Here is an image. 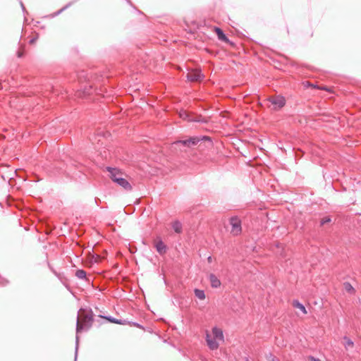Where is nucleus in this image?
<instances>
[{
    "label": "nucleus",
    "instance_id": "nucleus-1",
    "mask_svg": "<svg viewBox=\"0 0 361 361\" xmlns=\"http://www.w3.org/2000/svg\"><path fill=\"white\" fill-rule=\"evenodd\" d=\"M206 341L210 350H216L220 343L224 341L223 331L216 326L213 327L211 332H206Z\"/></svg>",
    "mask_w": 361,
    "mask_h": 361
},
{
    "label": "nucleus",
    "instance_id": "nucleus-2",
    "mask_svg": "<svg viewBox=\"0 0 361 361\" xmlns=\"http://www.w3.org/2000/svg\"><path fill=\"white\" fill-rule=\"evenodd\" d=\"M92 314L83 309H80L77 317L76 334H78L82 331L88 330L92 326Z\"/></svg>",
    "mask_w": 361,
    "mask_h": 361
},
{
    "label": "nucleus",
    "instance_id": "nucleus-3",
    "mask_svg": "<svg viewBox=\"0 0 361 361\" xmlns=\"http://www.w3.org/2000/svg\"><path fill=\"white\" fill-rule=\"evenodd\" d=\"M230 224L231 225V233L233 235H239L242 231L240 219L237 216H233L230 219Z\"/></svg>",
    "mask_w": 361,
    "mask_h": 361
},
{
    "label": "nucleus",
    "instance_id": "nucleus-4",
    "mask_svg": "<svg viewBox=\"0 0 361 361\" xmlns=\"http://www.w3.org/2000/svg\"><path fill=\"white\" fill-rule=\"evenodd\" d=\"M269 102L274 106V110L280 109L286 104V99L281 95L271 97L269 98Z\"/></svg>",
    "mask_w": 361,
    "mask_h": 361
},
{
    "label": "nucleus",
    "instance_id": "nucleus-5",
    "mask_svg": "<svg viewBox=\"0 0 361 361\" xmlns=\"http://www.w3.org/2000/svg\"><path fill=\"white\" fill-rule=\"evenodd\" d=\"M207 137H204V136L202 137H190L189 139H187V140H178V141L174 142L173 144L174 145L182 144L184 146H186V147H193V146H195L196 145H197V143L201 140H204V139H207Z\"/></svg>",
    "mask_w": 361,
    "mask_h": 361
},
{
    "label": "nucleus",
    "instance_id": "nucleus-6",
    "mask_svg": "<svg viewBox=\"0 0 361 361\" xmlns=\"http://www.w3.org/2000/svg\"><path fill=\"white\" fill-rule=\"evenodd\" d=\"M187 78L190 81L197 82L202 80L204 78V75L202 74L200 70L195 69L189 72L187 75Z\"/></svg>",
    "mask_w": 361,
    "mask_h": 361
},
{
    "label": "nucleus",
    "instance_id": "nucleus-7",
    "mask_svg": "<svg viewBox=\"0 0 361 361\" xmlns=\"http://www.w3.org/2000/svg\"><path fill=\"white\" fill-rule=\"evenodd\" d=\"M106 170L109 172V176L114 183H116L117 178L124 176V174L116 168L107 167Z\"/></svg>",
    "mask_w": 361,
    "mask_h": 361
},
{
    "label": "nucleus",
    "instance_id": "nucleus-8",
    "mask_svg": "<svg viewBox=\"0 0 361 361\" xmlns=\"http://www.w3.org/2000/svg\"><path fill=\"white\" fill-rule=\"evenodd\" d=\"M116 183L117 185H118L119 186H121L124 190H126V191H130L133 189L131 184L123 176L121 177V178H118V179L117 178Z\"/></svg>",
    "mask_w": 361,
    "mask_h": 361
},
{
    "label": "nucleus",
    "instance_id": "nucleus-9",
    "mask_svg": "<svg viewBox=\"0 0 361 361\" xmlns=\"http://www.w3.org/2000/svg\"><path fill=\"white\" fill-rule=\"evenodd\" d=\"M209 281L213 288H218L221 286L220 280L214 274H210Z\"/></svg>",
    "mask_w": 361,
    "mask_h": 361
},
{
    "label": "nucleus",
    "instance_id": "nucleus-10",
    "mask_svg": "<svg viewBox=\"0 0 361 361\" xmlns=\"http://www.w3.org/2000/svg\"><path fill=\"white\" fill-rule=\"evenodd\" d=\"M155 247L157 252L161 255L165 253L166 251V247L161 240L156 243Z\"/></svg>",
    "mask_w": 361,
    "mask_h": 361
},
{
    "label": "nucleus",
    "instance_id": "nucleus-11",
    "mask_svg": "<svg viewBox=\"0 0 361 361\" xmlns=\"http://www.w3.org/2000/svg\"><path fill=\"white\" fill-rule=\"evenodd\" d=\"M214 30L218 36L219 39L224 41V42L228 41L227 37L225 35L224 32L219 27H215Z\"/></svg>",
    "mask_w": 361,
    "mask_h": 361
},
{
    "label": "nucleus",
    "instance_id": "nucleus-12",
    "mask_svg": "<svg viewBox=\"0 0 361 361\" xmlns=\"http://www.w3.org/2000/svg\"><path fill=\"white\" fill-rule=\"evenodd\" d=\"M172 228L177 233L182 232V224L179 221H175L172 223Z\"/></svg>",
    "mask_w": 361,
    "mask_h": 361
},
{
    "label": "nucleus",
    "instance_id": "nucleus-13",
    "mask_svg": "<svg viewBox=\"0 0 361 361\" xmlns=\"http://www.w3.org/2000/svg\"><path fill=\"white\" fill-rule=\"evenodd\" d=\"M293 305L294 307L299 309L303 314H307V311L305 307L298 302V300H294L293 302Z\"/></svg>",
    "mask_w": 361,
    "mask_h": 361
},
{
    "label": "nucleus",
    "instance_id": "nucleus-14",
    "mask_svg": "<svg viewBox=\"0 0 361 361\" xmlns=\"http://www.w3.org/2000/svg\"><path fill=\"white\" fill-rule=\"evenodd\" d=\"M194 292L195 296L200 300L205 299V293L204 290L200 289H195Z\"/></svg>",
    "mask_w": 361,
    "mask_h": 361
},
{
    "label": "nucleus",
    "instance_id": "nucleus-15",
    "mask_svg": "<svg viewBox=\"0 0 361 361\" xmlns=\"http://www.w3.org/2000/svg\"><path fill=\"white\" fill-rule=\"evenodd\" d=\"M86 272L83 269H78L75 272V276L80 279H86Z\"/></svg>",
    "mask_w": 361,
    "mask_h": 361
},
{
    "label": "nucleus",
    "instance_id": "nucleus-16",
    "mask_svg": "<svg viewBox=\"0 0 361 361\" xmlns=\"http://www.w3.org/2000/svg\"><path fill=\"white\" fill-rule=\"evenodd\" d=\"M343 339L345 341V343H344V346L346 349H348L349 347H353L354 343L349 338H348L347 336H344Z\"/></svg>",
    "mask_w": 361,
    "mask_h": 361
},
{
    "label": "nucleus",
    "instance_id": "nucleus-17",
    "mask_svg": "<svg viewBox=\"0 0 361 361\" xmlns=\"http://www.w3.org/2000/svg\"><path fill=\"white\" fill-rule=\"evenodd\" d=\"M344 288H345V290L350 293H353L355 292L354 288L352 286V285L350 283H348V282L345 283Z\"/></svg>",
    "mask_w": 361,
    "mask_h": 361
},
{
    "label": "nucleus",
    "instance_id": "nucleus-18",
    "mask_svg": "<svg viewBox=\"0 0 361 361\" xmlns=\"http://www.w3.org/2000/svg\"><path fill=\"white\" fill-rule=\"evenodd\" d=\"M180 117L184 120L192 121V119L190 118L189 114L185 111H182L180 112Z\"/></svg>",
    "mask_w": 361,
    "mask_h": 361
},
{
    "label": "nucleus",
    "instance_id": "nucleus-19",
    "mask_svg": "<svg viewBox=\"0 0 361 361\" xmlns=\"http://www.w3.org/2000/svg\"><path fill=\"white\" fill-rule=\"evenodd\" d=\"M331 219L328 216H326L321 220V225H324L325 224L329 223Z\"/></svg>",
    "mask_w": 361,
    "mask_h": 361
},
{
    "label": "nucleus",
    "instance_id": "nucleus-20",
    "mask_svg": "<svg viewBox=\"0 0 361 361\" xmlns=\"http://www.w3.org/2000/svg\"><path fill=\"white\" fill-rule=\"evenodd\" d=\"M108 319L113 322V323H115V324H122L121 321L116 319H114V318H111V317H109Z\"/></svg>",
    "mask_w": 361,
    "mask_h": 361
},
{
    "label": "nucleus",
    "instance_id": "nucleus-21",
    "mask_svg": "<svg viewBox=\"0 0 361 361\" xmlns=\"http://www.w3.org/2000/svg\"><path fill=\"white\" fill-rule=\"evenodd\" d=\"M308 358H309V360H311V361H321L319 359L316 358V357H313V356H311V355H310V356H309V357H308Z\"/></svg>",
    "mask_w": 361,
    "mask_h": 361
},
{
    "label": "nucleus",
    "instance_id": "nucleus-22",
    "mask_svg": "<svg viewBox=\"0 0 361 361\" xmlns=\"http://www.w3.org/2000/svg\"><path fill=\"white\" fill-rule=\"evenodd\" d=\"M78 336H76V349H75L76 354H77V351H78Z\"/></svg>",
    "mask_w": 361,
    "mask_h": 361
},
{
    "label": "nucleus",
    "instance_id": "nucleus-23",
    "mask_svg": "<svg viewBox=\"0 0 361 361\" xmlns=\"http://www.w3.org/2000/svg\"><path fill=\"white\" fill-rule=\"evenodd\" d=\"M207 260H208V262H212V257H210V256H209V257L207 258Z\"/></svg>",
    "mask_w": 361,
    "mask_h": 361
},
{
    "label": "nucleus",
    "instance_id": "nucleus-24",
    "mask_svg": "<svg viewBox=\"0 0 361 361\" xmlns=\"http://www.w3.org/2000/svg\"><path fill=\"white\" fill-rule=\"evenodd\" d=\"M69 5H67L66 6H65L64 8H63L59 13L61 12L62 11L65 10L66 8L68 7Z\"/></svg>",
    "mask_w": 361,
    "mask_h": 361
},
{
    "label": "nucleus",
    "instance_id": "nucleus-25",
    "mask_svg": "<svg viewBox=\"0 0 361 361\" xmlns=\"http://www.w3.org/2000/svg\"><path fill=\"white\" fill-rule=\"evenodd\" d=\"M269 361H277L274 357H271V360H269Z\"/></svg>",
    "mask_w": 361,
    "mask_h": 361
},
{
    "label": "nucleus",
    "instance_id": "nucleus-26",
    "mask_svg": "<svg viewBox=\"0 0 361 361\" xmlns=\"http://www.w3.org/2000/svg\"><path fill=\"white\" fill-rule=\"evenodd\" d=\"M18 57H21V56H22V54H21L20 52H18Z\"/></svg>",
    "mask_w": 361,
    "mask_h": 361
},
{
    "label": "nucleus",
    "instance_id": "nucleus-27",
    "mask_svg": "<svg viewBox=\"0 0 361 361\" xmlns=\"http://www.w3.org/2000/svg\"><path fill=\"white\" fill-rule=\"evenodd\" d=\"M35 39H32L30 41V43H33V42H35Z\"/></svg>",
    "mask_w": 361,
    "mask_h": 361
},
{
    "label": "nucleus",
    "instance_id": "nucleus-28",
    "mask_svg": "<svg viewBox=\"0 0 361 361\" xmlns=\"http://www.w3.org/2000/svg\"><path fill=\"white\" fill-rule=\"evenodd\" d=\"M21 6H22L23 9L24 10L25 7H24V5L22 3H21Z\"/></svg>",
    "mask_w": 361,
    "mask_h": 361
}]
</instances>
